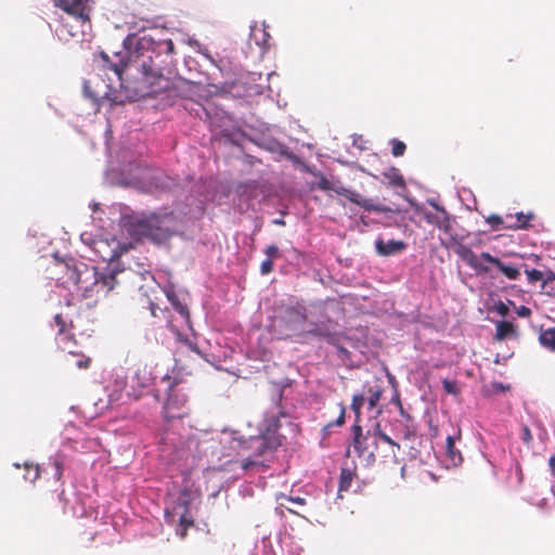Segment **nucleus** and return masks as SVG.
<instances>
[{"instance_id":"nucleus-1","label":"nucleus","mask_w":555,"mask_h":555,"mask_svg":"<svg viewBox=\"0 0 555 555\" xmlns=\"http://www.w3.org/2000/svg\"><path fill=\"white\" fill-rule=\"evenodd\" d=\"M59 270L57 281L65 287L74 286L83 298L99 299L128 282L132 285H139L146 278L153 280L150 271L135 272L131 269H121L100 272L95 267L74 259L60 263Z\"/></svg>"},{"instance_id":"nucleus-2","label":"nucleus","mask_w":555,"mask_h":555,"mask_svg":"<svg viewBox=\"0 0 555 555\" xmlns=\"http://www.w3.org/2000/svg\"><path fill=\"white\" fill-rule=\"evenodd\" d=\"M149 41L145 37H142L138 41V48L134 52H130L128 60L125 62L120 59L118 63H113L106 53L101 52V57L104 61V66L108 69L114 70L120 80L124 72H140L142 74V82L149 89L145 93L157 92L155 86L163 79L162 67L155 63L154 57H158L159 54L145 47Z\"/></svg>"},{"instance_id":"nucleus-3","label":"nucleus","mask_w":555,"mask_h":555,"mask_svg":"<svg viewBox=\"0 0 555 555\" xmlns=\"http://www.w3.org/2000/svg\"><path fill=\"white\" fill-rule=\"evenodd\" d=\"M351 429L353 434V450L366 465L374 464L377 455L384 462L399 463L400 442L383 433L378 424L374 430H367L364 435L359 424H353Z\"/></svg>"},{"instance_id":"nucleus-4","label":"nucleus","mask_w":555,"mask_h":555,"mask_svg":"<svg viewBox=\"0 0 555 555\" xmlns=\"http://www.w3.org/2000/svg\"><path fill=\"white\" fill-rule=\"evenodd\" d=\"M307 321L306 307L294 300H282L274 306L271 326L280 339L298 337Z\"/></svg>"},{"instance_id":"nucleus-5","label":"nucleus","mask_w":555,"mask_h":555,"mask_svg":"<svg viewBox=\"0 0 555 555\" xmlns=\"http://www.w3.org/2000/svg\"><path fill=\"white\" fill-rule=\"evenodd\" d=\"M454 244H447V247L452 249L459 258L472 268L477 274H487L490 272L488 264L494 266L508 280H517L520 276L518 268L505 264L498 257L492 256L488 251H482L477 256L467 245L456 242Z\"/></svg>"},{"instance_id":"nucleus-6","label":"nucleus","mask_w":555,"mask_h":555,"mask_svg":"<svg viewBox=\"0 0 555 555\" xmlns=\"http://www.w3.org/2000/svg\"><path fill=\"white\" fill-rule=\"evenodd\" d=\"M278 444L279 443H272L264 436L249 437L247 439L233 436L231 439V447L236 450L238 454L245 450H253V453L242 461V468L244 470L259 465V457L267 451L275 449Z\"/></svg>"},{"instance_id":"nucleus-7","label":"nucleus","mask_w":555,"mask_h":555,"mask_svg":"<svg viewBox=\"0 0 555 555\" xmlns=\"http://www.w3.org/2000/svg\"><path fill=\"white\" fill-rule=\"evenodd\" d=\"M166 218L162 219L158 216H151L145 219L137 220L130 225V233L140 237H149L154 241L160 242L168 238L172 231L165 225Z\"/></svg>"},{"instance_id":"nucleus-8","label":"nucleus","mask_w":555,"mask_h":555,"mask_svg":"<svg viewBox=\"0 0 555 555\" xmlns=\"http://www.w3.org/2000/svg\"><path fill=\"white\" fill-rule=\"evenodd\" d=\"M430 204L435 210L421 209L420 214L422 215V217L428 224L436 227L437 229L442 231L444 234L449 235V240L447 242L441 240V244L446 248H448L447 244H451V245L454 244V241L452 238H454L456 242H459L456 238V235L453 234L454 218L452 216H450V214L446 210L444 207H442L434 202H431Z\"/></svg>"},{"instance_id":"nucleus-9","label":"nucleus","mask_w":555,"mask_h":555,"mask_svg":"<svg viewBox=\"0 0 555 555\" xmlns=\"http://www.w3.org/2000/svg\"><path fill=\"white\" fill-rule=\"evenodd\" d=\"M90 0H54L56 7L63 9L66 13L79 23L81 33L85 34L86 28H91L89 5Z\"/></svg>"},{"instance_id":"nucleus-10","label":"nucleus","mask_w":555,"mask_h":555,"mask_svg":"<svg viewBox=\"0 0 555 555\" xmlns=\"http://www.w3.org/2000/svg\"><path fill=\"white\" fill-rule=\"evenodd\" d=\"M189 413L190 409L185 395L180 393L177 388L171 387L170 393L163 406L164 418L169 422L176 418H183L188 416Z\"/></svg>"},{"instance_id":"nucleus-11","label":"nucleus","mask_w":555,"mask_h":555,"mask_svg":"<svg viewBox=\"0 0 555 555\" xmlns=\"http://www.w3.org/2000/svg\"><path fill=\"white\" fill-rule=\"evenodd\" d=\"M332 192L345 196L351 203L362 207L366 211L389 212L391 209L382 204H375L371 198H364L356 191L345 188L340 182H334Z\"/></svg>"},{"instance_id":"nucleus-12","label":"nucleus","mask_w":555,"mask_h":555,"mask_svg":"<svg viewBox=\"0 0 555 555\" xmlns=\"http://www.w3.org/2000/svg\"><path fill=\"white\" fill-rule=\"evenodd\" d=\"M94 250L104 261H113L120 257L125 248L115 238L98 240L94 242Z\"/></svg>"},{"instance_id":"nucleus-13","label":"nucleus","mask_w":555,"mask_h":555,"mask_svg":"<svg viewBox=\"0 0 555 555\" xmlns=\"http://www.w3.org/2000/svg\"><path fill=\"white\" fill-rule=\"evenodd\" d=\"M83 91L87 98L95 104H101L103 100H108V86L100 78L86 80Z\"/></svg>"},{"instance_id":"nucleus-14","label":"nucleus","mask_w":555,"mask_h":555,"mask_svg":"<svg viewBox=\"0 0 555 555\" xmlns=\"http://www.w3.org/2000/svg\"><path fill=\"white\" fill-rule=\"evenodd\" d=\"M406 246H408L406 243L403 241H400V240L385 241L384 238L378 237L375 241L376 253L379 256H385V257L400 254L406 249Z\"/></svg>"},{"instance_id":"nucleus-15","label":"nucleus","mask_w":555,"mask_h":555,"mask_svg":"<svg viewBox=\"0 0 555 555\" xmlns=\"http://www.w3.org/2000/svg\"><path fill=\"white\" fill-rule=\"evenodd\" d=\"M55 341L57 347L69 354H75L74 347L76 346V339L74 333H72L70 328L64 332H57L55 336Z\"/></svg>"},{"instance_id":"nucleus-16","label":"nucleus","mask_w":555,"mask_h":555,"mask_svg":"<svg viewBox=\"0 0 555 555\" xmlns=\"http://www.w3.org/2000/svg\"><path fill=\"white\" fill-rule=\"evenodd\" d=\"M496 331L494 339L502 341L509 337H516L517 331L512 322L508 321H499L496 322Z\"/></svg>"},{"instance_id":"nucleus-17","label":"nucleus","mask_w":555,"mask_h":555,"mask_svg":"<svg viewBox=\"0 0 555 555\" xmlns=\"http://www.w3.org/2000/svg\"><path fill=\"white\" fill-rule=\"evenodd\" d=\"M384 389L379 383H375L374 385H369L367 389L365 391V398L367 400L369 409L373 410L378 404L382 396H383Z\"/></svg>"},{"instance_id":"nucleus-18","label":"nucleus","mask_w":555,"mask_h":555,"mask_svg":"<svg viewBox=\"0 0 555 555\" xmlns=\"http://www.w3.org/2000/svg\"><path fill=\"white\" fill-rule=\"evenodd\" d=\"M538 339L543 348L555 353V327L541 330Z\"/></svg>"},{"instance_id":"nucleus-19","label":"nucleus","mask_w":555,"mask_h":555,"mask_svg":"<svg viewBox=\"0 0 555 555\" xmlns=\"http://www.w3.org/2000/svg\"><path fill=\"white\" fill-rule=\"evenodd\" d=\"M446 454L453 465H457L462 462V454L461 451L455 448V437L453 436L447 437Z\"/></svg>"},{"instance_id":"nucleus-20","label":"nucleus","mask_w":555,"mask_h":555,"mask_svg":"<svg viewBox=\"0 0 555 555\" xmlns=\"http://www.w3.org/2000/svg\"><path fill=\"white\" fill-rule=\"evenodd\" d=\"M311 334L323 337L328 344L335 347L338 346V344L341 343L344 338L340 333L323 331L321 327L315 328L314 331L311 332Z\"/></svg>"},{"instance_id":"nucleus-21","label":"nucleus","mask_w":555,"mask_h":555,"mask_svg":"<svg viewBox=\"0 0 555 555\" xmlns=\"http://www.w3.org/2000/svg\"><path fill=\"white\" fill-rule=\"evenodd\" d=\"M397 438L403 442H413L417 439L416 429L412 424L406 423L397 434Z\"/></svg>"},{"instance_id":"nucleus-22","label":"nucleus","mask_w":555,"mask_h":555,"mask_svg":"<svg viewBox=\"0 0 555 555\" xmlns=\"http://www.w3.org/2000/svg\"><path fill=\"white\" fill-rule=\"evenodd\" d=\"M353 480V473L348 468H341L338 492L348 491Z\"/></svg>"},{"instance_id":"nucleus-23","label":"nucleus","mask_w":555,"mask_h":555,"mask_svg":"<svg viewBox=\"0 0 555 555\" xmlns=\"http://www.w3.org/2000/svg\"><path fill=\"white\" fill-rule=\"evenodd\" d=\"M365 400H366V398H365L364 393H356L352 397L351 410L356 414V423L354 424H359V418H360V415H361V409H362Z\"/></svg>"},{"instance_id":"nucleus-24","label":"nucleus","mask_w":555,"mask_h":555,"mask_svg":"<svg viewBox=\"0 0 555 555\" xmlns=\"http://www.w3.org/2000/svg\"><path fill=\"white\" fill-rule=\"evenodd\" d=\"M516 222L509 224V228L514 229H527L529 227V222L533 219V214H524V212H517L515 215Z\"/></svg>"},{"instance_id":"nucleus-25","label":"nucleus","mask_w":555,"mask_h":555,"mask_svg":"<svg viewBox=\"0 0 555 555\" xmlns=\"http://www.w3.org/2000/svg\"><path fill=\"white\" fill-rule=\"evenodd\" d=\"M51 466L53 469V476L57 481H61L64 470V462L61 457L56 456L52 459Z\"/></svg>"},{"instance_id":"nucleus-26","label":"nucleus","mask_w":555,"mask_h":555,"mask_svg":"<svg viewBox=\"0 0 555 555\" xmlns=\"http://www.w3.org/2000/svg\"><path fill=\"white\" fill-rule=\"evenodd\" d=\"M390 143L392 146L391 154L393 157H400L405 153L406 145L404 142H402L398 139H392Z\"/></svg>"},{"instance_id":"nucleus-27","label":"nucleus","mask_w":555,"mask_h":555,"mask_svg":"<svg viewBox=\"0 0 555 555\" xmlns=\"http://www.w3.org/2000/svg\"><path fill=\"white\" fill-rule=\"evenodd\" d=\"M442 387L447 393L452 396H459L461 392L456 380L443 379Z\"/></svg>"},{"instance_id":"nucleus-28","label":"nucleus","mask_w":555,"mask_h":555,"mask_svg":"<svg viewBox=\"0 0 555 555\" xmlns=\"http://www.w3.org/2000/svg\"><path fill=\"white\" fill-rule=\"evenodd\" d=\"M525 273L530 283H535L544 279V273L538 269H525Z\"/></svg>"},{"instance_id":"nucleus-29","label":"nucleus","mask_w":555,"mask_h":555,"mask_svg":"<svg viewBox=\"0 0 555 555\" xmlns=\"http://www.w3.org/2000/svg\"><path fill=\"white\" fill-rule=\"evenodd\" d=\"M26 479L30 482H35L40 476V469L38 465H26Z\"/></svg>"},{"instance_id":"nucleus-30","label":"nucleus","mask_w":555,"mask_h":555,"mask_svg":"<svg viewBox=\"0 0 555 555\" xmlns=\"http://www.w3.org/2000/svg\"><path fill=\"white\" fill-rule=\"evenodd\" d=\"M74 357H77V361L75 362V365L80 369V370H87L89 369L90 364H91V358L82 354V353H78L75 351V354H73Z\"/></svg>"},{"instance_id":"nucleus-31","label":"nucleus","mask_w":555,"mask_h":555,"mask_svg":"<svg viewBox=\"0 0 555 555\" xmlns=\"http://www.w3.org/2000/svg\"><path fill=\"white\" fill-rule=\"evenodd\" d=\"M179 524L180 526L183 528V532H182V537H185L186 534V530L192 527L194 525V521L193 519L191 518V516L189 515V512L188 509L185 511L184 514H182L180 516V519H179Z\"/></svg>"},{"instance_id":"nucleus-32","label":"nucleus","mask_w":555,"mask_h":555,"mask_svg":"<svg viewBox=\"0 0 555 555\" xmlns=\"http://www.w3.org/2000/svg\"><path fill=\"white\" fill-rule=\"evenodd\" d=\"M386 177L389 179V184L398 188H404L405 182L402 177V175L395 172L392 175H386Z\"/></svg>"},{"instance_id":"nucleus-33","label":"nucleus","mask_w":555,"mask_h":555,"mask_svg":"<svg viewBox=\"0 0 555 555\" xmlns=\"http://www.w3.org/2000/svg\"><path fill=\"white\" fill-rule=\"evenodd\" d=\"M334 181L328 180L325 177H321V179L317 183V188L319 190L328 192L333 189Z\"/></svg>"},{"instance_id":"nucleus-34","label":"nucleus","mask_w":555,"mask_h":555,"mask_svg":"<svg viewBox=\"0 0 555 555\" xmlns=\"http://www.w3.org/2000/svg\"><path fill=\"white\" fill-rule=\"evenodd\" d=\"M264 254L267 255V259H271L272 261L280 257L279 247L275 245H270L264 249Z\"/></svg>"},{"instance_id":"nucleus-35","label":"nucleus","mask_w":555,"mask_h":555,"mask_svg":"<svg viewBox=\"0 0 555 555\" xmlns=\"http://www.w3.org/2000/svg\"><path fill=\"white\" fill-rule=\"evenodd\" d=\"M54 324L57 327V332H64L69 328L62 314L54 315Z\"/></svg>"},{"instance_id":"nucleus-36","label":"nucleus","mask_w":555,"mask_h":555,"mask_svg":"<svg viewBox=\"0 0 555 555\" xmlns=\"http://www.w3.org/2000/svg\"><path fill=\"white\" fill-rule=\"evenodd\" d=\"M170 301L172 302L175 309L184 318H189V310L185 305L180 304L179 301L173 300L171 297H169Z\"/></svg>"},{"instance_id":"nucleus-37","label":"nucleus","mask_w":555,"mask_h":555,"mask_svg":"<svg viewBox=\"0 0 555 555\" xmlns=\"http://www.w3.org/2000/svg\"><path fill=\"white\" fill-rule=\"evenodd\" d=\"M170 301L172 302L175 309L184 318H189V310L185 305L180 304L179 301L173 300L171 297H169Z\"/></svg>"},{"instance_id":"nucleus-38","label":"nucleus","mask_w":555,"mask_h":555,"mask_svg":"<svg viewBox=\"0 0 555 555\" xmlns=\"http://www.w3.org/2000/svg\"><path fill=\"white\" fill-rule=\"evenodd\" d=\"M521 440L527 446H529L532 442V435L530 428L527 425H524L521 427Z\"/></svg>"},{"instance_id":"nucleus-39","label":"nucleus","mask_w":555,"mask_h":555,"mask_svg":"<svg viewBox=\"0 0 555 555\" xmlns=\"http://www.w3.org/2000/svg\"><path fill=\"white\" fill-rule=\"evenodd\" d=\"M162 46L165 47L164 51L167 53V54H175L176 53V48H175V43L171 39H166L164 40L163 42H160L158 44V47L160 48Z\"/></svg>"},{"instance_id":"nucleus-40","label":"nucleus","mask_w":555,"mask_h":555,"mask_svg":"<svg viewBox=\"0 0 555 555\" xmlns=\"http://www.w3.org/2000/svg\"><path fill=\"white\" fill-rule=\"evenodd\" d=\"M261 274L266 275L273 271V261L271 259H266L261 262L260 266Z\"/></svg>"},{"instance_id":"nucleus-41","label":"nucleus","mask_w":555,"mask_h":555,"mask_svg":"<svg viewBox=\"0 0 555 555\" xmlns=\"http://www.w3.org/2000/svg\"><path fill=\"white\" fill-rule=\"evenodd\" d=\"M487 222L493 228L498 229L503 223L502 217L499 215H491L487 218Z\"/></svg>"},{"instance_id":"nucleus-42","label":"nucleus","mask_w":555,"mask_h":555,"mask_svg":"<svg viewBox=\"0 0 555 555\" xmlns=\"http://www.w3.org/2000/svg\"><path fill=\"white\" fill-rule=\"evenodd\" d=\"M345 413H346V409L344 405L340 406V413L337 417V420L335 421V425L337 426H341L344 423H345ZM334 425V423H330L326 427L330 428Z\"/></svg>"},{"instance_id":"nucleus-43","label":"nucleus","mask_w":555,"mask_h":555,"mask_svg":"<svg viewBox=\"0 0 555 555\" xmlns=\"http://www.w3.org/2000/svg\"><path fill=\"white\" fill-rule=\"evenodd\" d=\"M336 348L337 354L343 361L349 359L350 352L344 346H341V343H339L338 346H336Z\"/></svg>"},{"instance_id":"nucleus-44","label":"nucleus","mask_w":555,"mask_h":555,"mask_svg":"<svg viewBox=\"0 0 555 555\" xmlns=\"http://www.w3.org/2000/svg\"><path fill=\"white\" fill-rule=\"evenodd\" d=\"M495 311L501 315V317H506L509 312V308L502 301H500L496 306H495Z\"/></svg>"},{"instance_id":"nucleus-45","label":"nucleus","mask_w":555,"mask_h":555,"mask_svg":"<svg viewBox=\"0 0 555 555\" xmlns=\"http://www.w3.org/2000/svg\"><path fill=\"white\" fill-rule=\"evenodd\" d=\"M544 273L543 286L552 281H555V273L552 270H547Z\"/></svg>"},{"instance_id":"nucleus-46","label":"nucleus","mask_w":555,"mask_h":555,"mask_svg":"<svg viewBox=\"0 0 555 555\" xmlns=\"http://www.w3.org/2000/svg\"><path fill=\"white\" fill-rule=\"evenodd\" d=\"M517 314L521 318H528L531 314V310L526 306H520L517 310Z\"/></svg>"},{"instance_id":"nucleus-47","label":"nucleus","mask_w":555,"mask_h":555,"mask_svg":"<svg viewBox=\"0 0 555 555\" xmlns=\"http://www.w3.org/2000/svg\"><path fill=\"white\" fill-rule=\"evenodd\" d=\"M283 499L286 500L287 502H293V503H296V504H299V505H305V503H306V500L302 499V498H299V496L293 498V496L284 495Z\"/></svg>"},{"instance_id":"nucleus-48","label":"nucleus","mask_w":555,"mask_h":555,"mask_svg":"<svg viewBox=\"0 0 555 555\" xmlns=\"http://www.w3.org/2000/svg\"><path fill=\"white\" fill-rule=\"evenodd\" d=\"M397 404H398V406H399V410H400L401 415H402L403 417H405L406 422L410 424V422H411V416L404 412V410H403V406H402V403H401V401H400L399 396H397Z\"/></svg>"},{"instance_id":"nucleus-49","label":"nucleus","mask_w":555,"mask_h":555,"mask_svg":"<svg viewBox=\"0 0 555 555\" xmlns=\"http://www.w3.org/2000/svg\"><path fill=\"white\" fill-rule=\"evenodd\" d=\"M551 470L555 474V455H552L548 460Z\"/></svg>"},{"instance_id":"nucleus-50","label":"nucleus","mask_w":555,"mask_h":555,"mask_svg":"<svg viewBox=\"0 0 555 555\" xmlns=\"http://www.w3.org/2000/svg\"><path fill=\"white\" fill-rule=\"evenodd\" d=\"M411 449L414 451V452H411V455H412V456H416V454L418 453V451H417L413 446H411Z\"/></svg>"},{"instance_id":"nucleus-51","label":"nucleus","mask_w":555,"mask_h":555,"mask_svg":"<svg viewBox=\"0 0 555 555\" xmlns=\"http://www.w3.org/2000/svg\"><path fill=\"white\" fill-rule=\"evenodd\" d=\"M281 506L285 507L287 511L289 512H294L291 507H288L287 505H285L284 503H281Z\"/></svg>"},{"instance_id":"nucleus-52","label":"nucleus","mask_w":555,"mask_h":555,"mask_svg":"<svg viewBox=\"0 0 555 555\" xmlns=\"http://www.w3.org/2000/svg\"><path fill=\"white\" fill-rule=\"evenodd\" d=\"M150 307H151V309H152V314H154V308H153V307H154V304H153V302H150Z\"/></svg>"},{"instance_id":"nucleus-53","label":"nucleus","mask_w":555,"mask_h":555,"mask_svg":"<svg viewBox=\"0 0 555 555\" xmlns=\"http://www.w3.org/2000/svg\"><path fill=\"white\" fill-rule=\"evenodd\" d=\"M276 223L284 224V221L278 220Z\"/></svg>"}]
</instances>
